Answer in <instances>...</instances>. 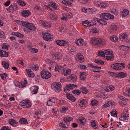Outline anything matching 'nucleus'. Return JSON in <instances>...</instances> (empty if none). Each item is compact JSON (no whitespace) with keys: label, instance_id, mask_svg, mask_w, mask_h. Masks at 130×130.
I'll return each instance as SVG.
<instances>
[{"label":"nucleus","instance_id":"obj_57","mask_svg":"<svg viewBox=\"0 0 130 130\" xmlns=\"http://www.w3.org/2000/svg\"><path fill=\"white\" fill-rule=\"evenodd\" d=\"M12 46L16 48L18 47L19 44L18 43L15 42L12 43Z\"/></svg>","mask_w":130,"mask_h":130},{"label":"nucleus","instance_id":"obj_64","mask_svg":"<svg viewBox=\"0 0 130 130\" xmlns=\"http://www.w3.org/2000/svg\"><path fill=\"white\" fill-rule=\"evenodd\" d=\"M80 79L83 80H85L86 79V77L85 75H80Z\"/></svg>","mask_w":130,"mask_h":130},{"label":"nucleus","instance_id":"obj_40","mask_svg":"<svg viewBox=\"0 0 130 130\" xmlns=\"http://www.w3.org/2000/svg\"><path fill=\"white\" fill-rule=\"evenodd\" d=\"M110 113L111 116L115 117H117V113L116 111L112 110L110 112Z\"/></svg>","mask_w":130,"mask_h":130},{"label":"nucleus","instance_id":"obj_28","mask_svg":"<svg viewBox=\"0 0 130 130\" xmlns=\"http://www.w3.org/2000/svg\"><path fill=\"white\" fill-rule=\"evenodd\" d=\"M64 68L62 66H59L57 65L55 66V70L56 71L59 72L60 71H63Z\"/></svg>","mask_w":130,"mask_h":130},{"label":"nucleus","instance_id":"obj_37","mask_svg":"<svg viewBox=\"0 0 130 130\" xmlns=\"http://www.w3.org/2000/svg\"><path fill=\"white\" fill-rule=\"evenodd\" d=\"M117 66L119 68H124L125 67V63L124 62L118 63H116Z\"/></svg>","mask_w":130,"mask_h":130},{"label":"nucleus","instance_id":"obj_26","mask_svg":"<svg viewBox=\"0 0 130 130\" xmlns=\"http://www.w3.org/2000/svg\"><path fill=\"white\" fill-rule=\"evenodd\" d=\"M129 13V12L126 9H124L122 12L121 13V15L123 17L126 16Z\"/></svg>","mask_w":130,"mask_h":130},{"label":"nucleus","instance_id":"obj_51","mask_svg":"<svg viewBox=\"0 0 130 130\" xmlns=\"http://www.w3.org/2000/svg\"><path fill=\"white\" fill-rule=\"evenodd\" d=\"M91 103L92 105L93 106H94L98 104V101L96 100H93L91 101Z\"/></svg>","mask_w":130,"mask_h":130},{"label":"nucleus","instance_id":"obj_30","mask_svg":"<svg viewBox=\"0 0 130 130\" xmlns=\"http://www.w3.org/2000/svg\"><path fill=\"white\" fill-rule=\"evenodd\" d=\"M91 125L93 128L94 129H98V125H96L95 123V121L94 120H92V122H91Z\"/></svg>","mask_w":130,"mask_h":130},{"label":"nucleus","instance_id":"obj_54","mask_svg":"<svg viewBox=\"0 0 130 130\" xmlns=\"http://www.w3.org/2000/svg\"><path fill=\"white\" fill-rule=\"evenodd\" d=\"M104 55L105 56H106L105 55L109 56V55H110L111 54V53L109 51L107 50H105L104 51Z\"/></svg>","mask_w":130,"mask_h":130},{"label":"nucleus","instance_id":"obj_43","mask_svg":"<svg viewBox=\"0 0 130 130\" xmlns=\"http://www.w3.org/2000/svg\"><path fill=\"white\" fill-rule=\"evenodd\" d=\"M98 55L99 56H102V57H105V56L104 55V51H99L98 53Z\"/></svg>","mask_w":130,"mask_h":130},{"label":"nucleus","instance_id":"obj_52","mask_svg":"<svg viewBox=\"0 0 130 130\" xmlns=\"http://www.w3.org/2000/svg\"><path fill=\"white\" fill-rule=\"evenodd\" d=\"M113 67H112V68L115 69V70H120L121 69V68H119L118 66H117V64H116V63H115L113 64Z\"/></svg>","mask_w":130,"mask_h":130},{"label":"nucleus","instance_id":"obj_2","mask_svg":"<svg viewBox=\"0 0 130 130\" xmlns=\"http://www.w3.org/2000/svg\"><path fill=\"white\" fill-rule=\"evenodd\" d=\"M91 43L94 45H98L100 46L105 44V42L103 39L97 38L95 37H91L90 38Z\"/></svg>","mask_w":130,"mask_h":130},{"label":"nucleus","instance_id":"obj_22","mask_svg":"<svg viewBox=\"0 0 130 130\" xmlns=\"http://www.w3.org/2000/svg\"><path fill=\"white\" fill-rule=\"evenodd\" d=\"M25 104L24 108H28L30 107L31 105V103L29 100H25Z\"/></svg>","mask_w":130,"mask_h":130},{"label":"nucleus","instance_id":"obj_20","mask_svg":"<svg viewBox=\"0 0 130 130\" xmlns=\"http://www.w3.org/2000/svg\"><path fill=\"white\" fill-rule=\"evenodd\" d=\"M32 93L34 94H36L38 90V87L36 86H32L31 88Z\"/></svg>","mask_w":130,"mask_h":130},{"label":"nucleus","instance_id":"obj_33","mask_svg":"<svg viewBox=\"0 0 130 130\" xmlns=\"http://www.w3.org/2000/svg\"><path fill=\"white\" fill-rule=\"evenodd\" d=\"M75 87H77L76 85L70 84L69 85H67V89L68 90H70V89H73Z\"/></svg>","mask_w":130,"mask_h":130},{"label":"nucleus","instance_id":"obj_36","mask_svg":"<svg viewBox=\"0 0 130 130\" xmlns=\"http://www.w3.org/2000/svg\"><path fill=\"white\" fill-rule=\"evenodd\" d=\"M18 85H15V86H18L19 88H23L25 86V84L23 82H21L19 84H18Z\"/></svg>","mask_w":130,"mask_h":130},{"label":"nucleus","instance_id":"obj_53","mask_svg":"<svg viewBox=\"0 0 130 130\" xmlns=\"http://www.w3.org/2000/svg\"><path fill=\"white\" fill-rule=\"evenodd\" d=\"M110 39L112 41L114 42H116L118 40V37L116 36L111 37Z\"/></svg>","mask_w":130,"mask_h":130},{"label":"nucleus","instance_id":"obj_17","mask_svg":"<svg viewBox=\"0 0 130 130\" xmlns=\"http://www.w3.org/2000/svg\"><path fill=\"white\" fill-rule=\"evenodd\" d=\"M26 71L29 77H32L35 76V74L30 69H26Z\"/></svg>","mask_w":130,"mask_h":130},{"label":"nucleus","instance_id":"obj_6","mask_svg":"<svg viewBox=\"0 0 130 130\" xmlns=\"http://www.w3.org/2000/svg\"><path fill=\"white\" fill-rule=\"evenodd\" d=\"M47 103V105L49 106H52L55 104L57 101V99L54 97H50Z\"/></svg>","mask_w":130,"mask_h":130},{"label":"nucleus","instance_id":"obj_59","mask_svg":"<svg viewBox=\"0 0 130 130\" xmlns=\"http://www.w3.org/2000/svg\"><path fill=\"white\" fill-rule=\"evenodd\" d=\"M31 68H32L35 70H37L38 69L39 67L38 66H36L35 65H34V66H32Z\"/></svg>","mask_w":130,"mask_h":130},{"label":"nucleus","instance_id":"obj_58","mask_svg":"<svg viewBox=\"0 0 130 130\" xmlns=\"http://www.w3.org/2000/svg\"><path fill=\"white\" fill-rule=\"evenodd\" d=\"M41 24L45 27H48V24L47 22H45L44 21H40Z\"/></svg>","mask_w":130,"mask_h":130},{"label":"nucleus","instance_id":"obj_5","mask_svg":"<svg viewBox=\"0 0 130 130\" xmlns=\"http://www.w3.org/2000/svg\"><path fill=\"white\" fill-rule=\"evenodd\" d=\"M44 6L46 7L47 8H49L51 10H52L50 6H52L55 9H58L59 8V7L56 5L55 3L52 2H50L48 5H45Z\"/></svg>","mask_w":130,"mask_h":130},{"label":"nucleus","instance_id":"obj_25","mask_svg":"<svg viewBox=\"0 0 130 130\" xmlns=\"http://www.w3.org/2000/svg\"><path fill=\"white\" fill-rule=\"evenodd\" d=\"M79 89L83 94H86L89 92L86 89V87L82 86Z\"/></svg>","mask_w":130,"mask_h":130},{"label":"nucleus","instance_id":"obj_19","mask_svg":"<svg viewBox=\"0 0 130 130\" xmlns=\"http://www.w3.org/2000/svg\"><path fill=\"white\" fill-rule=\"evenodd\" d=\"M84 10H82L83 12L88 13L92 14L93 12V9L92 8H89L88 9L84 8Z\"/></svg>","mask_w":130,"mask_h":130},{"label":"nucleus","instance_id":"obj_1","mask_svg":"<svg viewBox=\"0 0 130 130\" xmlns=\"http://www.w3.org/2000/svg\"><path fill=\"white\" fill-rule=\"evenodd\" d=\"M100 17L102 19H100L99 23L104 25H105L107 23L106 20H108L110 19H114L113 15H111L110 14L105 13H102L100 14Z\"/></svg>","mask_w":130,"mask_h":130},{"label":"nucleus","instance_id":"obj_3","mask_svg":"<svg viewBox=\"0 0 130 130\" xmlns=\"http://www.w3.org/2000/svg\"><path fill=\"white\" fill-rule=\"evenodd\" d=\"M61 85L60 83L56 82L53 83L51 85V88L56 92H59L61 90Z\"/></svg>","mask_w":130,"mask_h":130},{"label":"nucleus","instance_id":"obj_29","mask_svg":"<svg viewBox=\"0 0 130 130\" xmlns=\"http://www.w3.org/2000/svg\"><path fill=\"white\" fill-rule=\"evenodd\" d=\"M105 58L107 60H110V61H113L114 59V56L113 55L106 56L105 57Z\"/></svg>","mask_w":130,"mask_h":130},{"label":"nucleus","instance_id":"obj_55","mask_svg":"<svg viewBox=\"0 0 130 130\" xmlns=\"http://www.w3.org/2000/svg\"><path fill=\"white\" fill-rule=\"evenodd\" d=\"M62 3L66 5H70L71 4V3L70 2H69L65 0L63 1H62Z\"/></svg>","mask_w":130,"mask_h":130},{"label":"nucleus","instance_id":"obj_46","mask_svg":"<svg viewBox=\"0 0 130 130\" xmlns=\"http://www.w3.org/2000/svg\"><path fill=\"white\" fill-rule=\"evenodd\" d=\"M1 76L3 79L4 80L6 79V77L7 76V75L6 73H4L1 74Z\"/></svg>","mask_w":130,"mask_h":130},{"label":"nucleus","instance_id":"obj_38","mask_svg":"<svg viewBox=\"0 0 130 130\" xmlns=\"http://www.w3.org/2000/svg\"><path fill=\"white\" fill-rule=\"evenodd\" d=\"M73 93L75 94H76L77 95H79L81 93V92L80 90L78 89H75L72 91Z\"/></svg>","mask_w":130,"mask_h":130},{"label":"nucleus","instance_id":"obj_11","mask_svg":"<svg viewBox=\"0 0 130 130\" xmlns=\"http://www.w3.org/2000/svg\"><path fill=\"white\" fill-rule=\"evenodd\" d=\"M55 42L57 45L60 46L68 45V43L65 41L62 40H56Z\"/></svg>","mask_w":130,"mask_h":130},{"label":"nucleus","instance_id":"obj_31","mask_svg":"<svg viewBox=\"0 0 130 130\" xmlns=\"http://www.w3.org/2000/svg\"><path fill=\"white\" fill-rule=\"evenodd\" d=\"M127 35L126 33H123L120 36V38L122 40L124 41L126 39H127Z\"/></svg>","mask_w":130,"mask_h":130},{"label":"nucleus","instance_id":"obj_45","mask_svg":"<svg viewBox=\"0 0 130 130\" xmlns=\"http://www.w3.org/2000/svg\"><path fill=\"white\" fill-rule=\"evenodd\" d=\"M107 5V4L105 3L102 2V3H100V4H98V6L101 7H104Z\"/></svg>","mask_w":130,"mask_h":130},{"label":"nucleus","instance_id":"obj_41","mask_svg":"<svg viewBox=\"0 0 130 130\" xmlns=\"http://www.w3.org/2000/svg\"><path fill=\"white\" fill-rule=\"evenodd\" d=\"M100 19H98L97 18H94L93 19L92 22H93L94 25L96 24V22H97L99 23H100Z\"/></svg>","mask_w":130,"mask_h":130},{"label":"nucleus","instance_id":"obj_8","mask_svg":"<svg viewBox=\"0 0 130 130\" xmlns=\"http://www.w3.org/2000/svg\"><path fill=\"white\" fill-rule=\"evenodd\" d=\"M21 15L25 17H27L31 14L29 10H24L21 13Z\"/></svg>","mask_w":130,"mask_h":130},{"label":"nucleus","instance_id":"obj_39","mask_svg":"<svg viewBox=\"0 0 130 130\" xmlns=\"http://www.w3.org/2000/svg\"><path fill=\"white\" fill-rule=\"evenodd\" d=\"M13 33L14 34H13V35L17 36L18 37L23 38L24 36L22 34L19 32H14Z\"/></svg>","mask_w":130,"mask_h":130},{"label":"nucleus","instance_id":"obj_27","mask_svg":"<svg viewBox=\"0 0 130 130\" xmlns=\"http://www.w3.org/2000/svg\"><path fill=\"white\" fill-rule=\"evenodd\" d=\"M126 74L123 72H121L118 73L117 75V76L121 78H123L126 76Z\"/></svg>","mask_w":130,"mask_h":130},{"label":"nucleus","instance_id":"obj_44","mask_svg":"<svg viewBox=\"0 0 130 130\" xmlns=\"http://www.w3.org/2000/svg\"><path fill=\"white\" fill-rule=\"evenodd\" d=\"M94 62L95 63H99L102 65H103L104 64V61L101 60H98L97 59H96L95 60Z\"/></svg>","mask_w":130,"mask_h":130},{"label":"nucleus","instance_id":"obj_47","mask_svg":"<svg viewBox=\"0 0 130 130\" xmlns=\"http://www.w3.org/2000/svg\"><path fill=\"white\" fill-rule=\"evenodd\" d=\"M78 68H79L81 69H87V67L85 65H83L79 64L78 65Z\"/></svg>","mask_w":130,"mask_h":130},{"label":"nucleus","instance_id":"obj_13","mask_svg":"<svg viewBox=\"0 0 130 130\" xmlns=\"http://www.w3.org/2000/svg\"><path fill=\"white\" fill-rule=\"evenodd\" d=\"M52 56L53 58H57L58 59H59L60 57H62V55L59 52H55L52 54Z\"/></svg>","mask_w":130,"mask_h":130},{"label":"nucleus","instance_id":"obj_62","mask_svg":"<svg viewBox=\"0 0 130 130\" xmlns=\"http://www.w3.org/2000/svg\"><path fill=\"white\" fill-rule=\"evenodd\" d=\"M118 27L116 25H112L110 26V28L113 30L117 29Z\"/></svg>","mask_w":130,"mask_h":130},{"label":"nucleus","instance_id":"obj_34","mask_svg":"<svg viewBox=\"0 0 130 130\" xmlns=\"http://www.w3.org/2000/svg\"><path fill=\"white\" fill-rule=\"evenodd\" d=\"M73 120L72 118L71 117H64L63 120L64 122L66 123L70 122V121Z\"/></svg>","mask_w":130,"mask_h":130},{"label":"nucleus","instance_id":"obj_63","mask_svg":"<svg viewBox=\"0 0 130 130\" xmlns=\"http://www.w3.org/2000/svg\"><path fill=\"white\" fill-rule=\"evenodd\" d=\"M51 19L52 20H54L57 19L56 16L54 14H52V16L51 17Z\"/></svg>","mask_w":130,"mask_h":130},{"label":"nucleus","instance_id":"obj_7","mask_svg":"<svg viewBox=\"0 0 130 130\" xmlns=\"http://www.w3.org/2000/svg\"><path fill=\"white\" fill-rule=\"evenodd\" d=\"M43 39L46 41H50L52 38L51 37V35L48 33H42Z\"/></svg>","mask_w":130,"mask_h":130},{"label":"nucleus","instance_id":"obj_4","mask_svg":"<svg viewBox=\"0 0 130 130\" xmlns=\"http://www.w3.org/2000/svg\"><path fill=\"white\" fill-rule=\"evenodd\" d=\"M51 73L48 71H45L43 70L41 72L40 75L42 77L45 79H47L51 77Z\"/></svg>","mask_w":130,"mask_h":130},{"label":"nucleus","instance_id":"obj_12","mask_svg":"<svg viewBox=\"0 0 130 130\" xmlns=\"http://www.w3.org/2000/svg\"><path fill=\"white\" fill-rule=\"evenodd\" d=\"M85 118L82 117H79V118L78 119V122L79 124L82 125H84L85 124L86 122Z\"/></svg>","mask_w":130,"mask_h":130},{"label":"nucleus","instance_id":"obj_18","mask_svg":"<svg viewBox=\"0 0 130 130\" xmlns=\"http://www.w3.org/2000/svg\"><path fill=\"white\" fill-rule=\"evenodd\" d=\"M30 30L34 31L36 29V28L34 25L31 23H28L26 27Z\"/></svg>","mask_w":130,"mask_h":130},{"label":"nucleus","instance_id":"obj_49","mask_svg":"<svg viewBox=\"0 0 130 130\" xmlns=\"http://www.w3.org/2000/svg\"><path fill=\"white\" fill-rule=\"evenodd\" d=\"M77 58L79 60L80 62H82L84 60L83 56L82 55H79L77 57Z\"/></svg>","mask_w":130,"mask_h":130},{"label":"nucleus","instance_id":"obj_14","mask_svg":"<svg viewBox=\"0 0 130 130\" xmlns=\"http://www.w3.org/2000/svg\"><path fill=\"white\" fill-rule=\"evenodd\" d=\"M66 97L68 99L70 100L72 102H74L76 100L75 98L71 94L67 93L66 94Z\"/></svg>","mask_w":130,"mask_h":130},{"label":"nucleus","instance_id":"obj_42","mask_svg":"<svg viewBox=\"0 0 130 130\" xmlns=\"http://www.w3.org/2000/svg\"><path fill=\"white\" fill-rule=\"evenodd\" d=\"M99 32L98 29L96 28L93 27L91 29V32L93 33H96Z\"/></svg>","mask_w":130,"mask_h":130},{"label":"nucleus","instance_id":"obj_10","mask_svg":"<svg viewBox=\"0 0 130 130\" xmlns=\"http://www.w3.org/2000/svg\"><path fill=\"white\" fill-rule=\"evenodd\" d=\"M71 72L70 69L67 68H64L63 71H61L62 74L64 76H67L69 75Z\"/></svg>","mask_w":130,"mask_h":130},{"label":"nucleus","instance_id":"obj_60","mask_svg":"<svg viewBox=\"0 0 130 130\" xmlns=\"http://www.w3.org/2000/svg\"><path fill=\"white\" fill-rule=\"evenodd\" d=\"M88 21L87 20H86L84 21H83L82 22V24L84 26H86L88 27Z\"/></svg>","mask_w":130,"mask_h":130},{"label":"nucleus","instance_id":"obj_16","mask_svg":"<svg viewBox=\"0 0 130 130\" xmlns=\"http://www.w3.org/2000/svg\"><path fill=\"white\" fill-rule=\"evenodd\" d=\"M0 56L2 57H8V54L7 52L0 50Z\"/></svg>","mask_w":130,"mask_h":130},{"label":"nucleus","instance_id":"obj_61","mask_svg":"<svg viewBox=\"0 0 130 130\" xmlns=\"http://www.w3.org/2000/svg\"><path fill=\"white\" fill-rule=\"evenodd\" d=\"M30 50L31 52H33L34 53H36L38 52L37 49L34 48H30Z\"/></svg>","mask_w":130,"mask_h":130},{"label":"nucleus","instance_id":"obj_32","mask_svg":"<svg viewBox=\"0 0 130 130\" xmlns=\"http://www.w3.org/2000/svg\"><path fill=\"white\" fill-rule=\"evenodd\" d=\"M125 91V92L124 93L130 96V88L128 87H127Z\"/></svg>","mask_w":130,"mask_h":130},{"label":"nucleus","instance_id":"obj_9","mask_svg":"<svg viewBox=\"0 0 130 130\" xmlns=\"http://www.w3.org/2000/svg\"><path fill=\"white\" fill-rule=\"evenodd\" d=\"M75 43L77 45L80 46H85L86 44L83 39H78L75 41Z\"/></svg>","mask_w":130,"mask_h":130},{"label":"nucleus","instance_id":"obj_48","mask_svg":"<svg viewBox=\"0 0 130 130\" xmlns=\"http://www.w3.org/2000/svg\"><path fill=\"white\" fill-rule=\"evenodd\" d=\"M70 54L73 55L76 53L75 50L74 48H71L69 52Z\"/></svg>","mask_w":130,"mask_h":130},{"label":"nucleus","instance_id":"obj_15","mask_svg":"<svg viewBox=\"0 0 130 130\" xmlns=\"http://www.w3.org/2000/svg\"><path fill=\"white\" fill-rule=\"evenodd\" d=\"M69 81L72 82H75L76 80V77L74 75H72L68 77Z\"/></svg>","mask_w":130,"mask_h":130},{"label":"nucleus","instance_id":"obj_35","mask_svg":"<svg viewBox=\"0 0 130 130\" xmlns=\"http://www.w3.org/2000/svg\"><path fill=\"white\" fill-rule=\"evenodd\" d=\"M2 64L3 67L6 69H8L9 66V64L8 62H6L5 61H3L2 62Z\"/></svg>","mask_w":130,"mask_h":130},{"label":"nucleus","instance_id":"obj_50","mask_svg":"<svg viewBox=\"0 0 130 130\" xmlns=\"http://www.w3.org/2000/svg\"><path fill=\"white\" fill-rule=\"evenodd\" d=\"M66 124H64L63 122H61L59 124V126L62 127H63V128H68V125H67V126L66 125Z\"/></svg>","mask_w":130,"mask_h":130},{"label":"nucleus","instance_id":"obj_21","mask_svg":"<svg viewBox=\"0 0 130 130\" xmlns=\"http://www.w3.org/2000/svg\"><path fill=\"white\" fill-rule=\"evenodd\" d=\"M9 124L11 125L14 126H16V125H14V124L18 125L19 124L18 122H17L13 119H10L9 120Z\"/></svg>","mask_w":130,"mask_h":130},{"label":"nucleus","instance_id":"obj_23","mask_svg":"<svg viewBox=\"0 0 130 130\" xmlns=\"http://www.w3.org/2000/svg\"><path fill=\"white\" fill-rule=\"evenodd\" d=\"M87 102L86 99H82L79 101V105L81 107H83L84 106H85Z\"/></svg>","mask_w":130,"mask_h":130},{"label":"nucleus","instance_id":"obj_24","mask_svg":"<svg viewBox=\"0 0 130 130\" xmlns=\"http://www.w3.org/2000/svg\"><path fill=\"white\" fill-rule=\"evenodd\" d=\"M19 122L20 123L24 124H26L28 123L27 119L23 118H21L19 120Z\"/></svg>","mask_w":130,"mask_h":130},{"label":"nucleus","instance_id":"obj_56","mask_svg":"<svg viewBox=\"0 0 130 130\" xmlns=\"http://www.w3.org/2000/svg\"><path fill=\"white\" fill-rule=\"evenodd\" d=\"M18 2L19 4L21 6H25L26 5L25 3L22 1L19 0Z\"/></svg>","mask_w":130,"mask_h":130}]
</instances>
